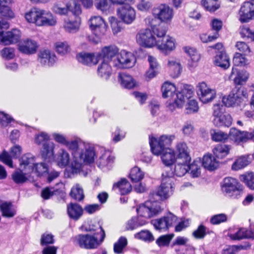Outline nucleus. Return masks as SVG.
Returning <instances> with one entry per match:
<instances>
[{"label":"nucleus","instance_id":"nucleus-1","mask_svg":"<svg viewBox=\"0 0 254 254\" xmlns=\"http://www.w3.org/2000/svg\"><path fill=\"white\" fill-rule=\"evenodd\" d=\"M162 96L164 98L174 99L177 105H184L186 99L193 95L192 87L188 85H185L181 91L176 92L175 85L169 82H165L162 86Z\"/></svg>","mask_w":254,"mask_h":254},{"label":"nucleus","instance_id":"nucleus-2","mask_svg":"<svg viewBox=\"0 0 254 254\" xmlns=\"http://www.w3.org/2000/svg\"><path fill=\"white\" fill-rule=\"evenodd\" d=\"M95 150L93 145L90 144H84V148L80 152L73 153V159L71 163L70 168L73 174H77L81 171L84 163H91L94 161Z\"/></svg>","mask_w":254,"mask_h":254},{"label":"nucleus","instance_id":"nucleus-3","mask_svg":"<svg viewBox=\"0 0 254 254\" xmlns=\"http://www.w3.org/2000/svg\"><path fill=\"white\" fill-rule=\"evenodd\" d=\"M166 29L163 26H158L154 30V34L158 37L155 47L166 55L174 51L177 46L175 38L166 36Z\"/></svg>","mask_w":254,"mask_h":254},{"label":"nucleus","instance_id":"nucleus-4","mask_svg":"<svg viewBox=\"0 0 254 254\" xmlns=\"http://www.w3.org/2000/svg\"><path fill=\"white\" fill-rule=\"evenodd\" d=\"M174 181L173 177L163 174V178L161 184L157 192L150 193V199L155 198L163 200L168 198L172 194L174 189Z\"/></svg>","mask_w":254,"mask_h":254},{"label":"nucleus","instance_id":"nucleus-5","mask_svg":"<svg viewBox=\"0 0 254 254\" xmlns=\"http://www.w3.org/2000/svg\"><path fill=\"white\" fill-rule=\"evenodd\" d=\"M149 201L139 205L136 208V212L138 216L144 218H149L160 213L162 209L159 203L157 202V199L155 198L150 199L149 195Z\"/></svg>","mask_w":254,"mask_h":254},{"label":"nucleus","instance_id":"nucleus-6","mask_svg":"<svg viewBox=\"0 0 254 254\" xmlns=\"http://www.w3.org/2000/svg\"><path fill=\"white\" fill-rule=\"evenodd\" d=\"M175 138L173 135H162L159 137H149V144L152 153L159 156L161 152L166 148H170L168 146L172 143Z\"/></svg>","mask_w":254,"mask_h":254},{"label":"nucleus","instance_id":"nucleus-7","mask_svg":"<svg viewBox=\"0 0 254 254\" xmlns=\"http://www.w3.org/2000/svg\"><path fill=\"white\" fill-rule=\"evenodd\" d=\"M52 10L60 15H66L70 11L73 15H80L82 11L81 6L76 0H65V7L63 6L60 2L54 3Z\"/></svg>","mask_w":254,"mask_h":254},{"label":"nucleus","instance_id":"nucleus-8","mask_svg":"<svg viewBox=\"0 0 254 254\" xmlns=\"http://www.w3.org/2000/svg\"><path fill=\"white\" fill-rule=\"evenodd\" d=\"M229 78L234 80L236 86L228 96L223 97L222 101L226 107H234L236 106L238 101V68L237 65H235L233 67Z\"/></svg>","mask_w":254,"mask_h":254},{"label":"nucleus","instance_id":"nucleus-9","mask_svg":"<svg viewBox=\"0 0 254 254\" xmlns=\"http://www.w3.org/2000/svg\"><path fill=\"white\" fill-rule=\"evenodd\" d=\"M8 28L7 22L0 21V42L6 45L17 42L21 36L20 31L16 29L4 33L3 30Z\"/></svg>","mask_w":254,"mask_h":254},{"label":"nucleus","instance_id":"nucleus-10","mask_svg":"<svg viewBox=\"0 0 254 254\" xmlns=\"http://www.w3.org/2000/svg\"><path fill=\"white\" fill-rule=\"evenodd\" d=\"M152 30L149 29H145L140 30L136 36L137 43L141 46L145 48H152L155 47L157 40V36L154 33L155 28Z\"/></svg>","mask_w":254,"mask_h":254},{"label":"nucleus","instance_id":"nucleus-11","mask_svg":"<svg viewBox=\"0 0 254 254\" xmlns=\"http://www.w3.org/2000/svg\"><path fill=\"white\" fill-rule=\"evenodd\" d=\"M75 242L80 248L86 249H96L102 243L101 239L98 240L96 236L89 234L76 236L75 237Z\"/></svg>","mask_w":254,"mask_h":254},{"label":"nucleus","instance_id":"nucleus-12","mask_svg":"<svg viewBox=\"0 0 254 254\" xmlns=\"http://www.w3.org/2000/svg\"><path fill=\"white\" fill-rule=\"evenodd\" d=\"M177 220L178 217L169 212L163 217L152 220L151 223L155 229L165 231L172 227Z\"/></svg>","mask_w":254,"mask_h":254},{"label":"nucleus","instance_id":"nucleus-13","mask_svg":"<svg viewBox=\"0 0 254 254\" xmlns=\"http://www.w3.org/2000/svg\"><path fill=\"white\" fill-rule=\"evenodd\" d=\"M152 14L155 18L165 23L170 22L174 15L173 9L165 4H160L154 7Z\"/></svg>","mask_w":254,"mask_h":254},{"label":"nucleus","instance_id":"nucleus-14","mask_svg":"<svg viewBox=\"0 0 254 254\" xmlns=\"http://www.w3.org/2000/svg\"><path fill=\"white\" fill-rule=\"evenodd\" d=\"M196 91L199 100L204 104L211 102L216 97V91L210 88L204 82L197 84Z\"/></svg>","mask_w":254,"mask_h":254},{"label":"nucleus","instance_id":"nucleus-15","mask_svg":"<svg viewBox=\"0 0 254 254\" xmlns=\"http://www.w3.org/2000/svg\"><path fill=\"white\" fill-rule=\"evenodd\" d=\"M135 62V57L132 53L123 50L113 61V65L117 68L129 67L133 66Z\"/></svg>","mask_w":254,"mask_h":254},{"label":"nucleus","instance_id":"nucleus-16","mask_svg":"<svg viewBox=\"0 0 254 254\" xmlns=\"http://www.w3.org/2000/svg\"><path fill=\"white\" fill-rule=\"evenodd\" d=\"M118 17L126 24H131L135 19V9L129 4L123 5L117 9Z\"/></svg>","mask_w":254,"mask_h":254},{"label":"nucleus","instance_id":"nucleus-17","mask_svg":"<svg viewBox=\"0 0 254 254\" xmlns=\"http://www.w3.org/2000/svg\"><path fill=\"white\" fill-rule=\"evenodd\" d=\"M238 180L234 178L227 177L224 179L222 185V191L227 197L236 198L238 190Z\"/></svg>","mask_w":254,"mask_h":254},{"label":"nucleus","instance_id":"nucleus-18","mask_svg":"<svg viewBox=\"0 0 254 254\" xmlns=\"http://www.w3.org/2000/svg\"><path fill=\"white\" fill-rule=\"evenodd\" d=\"M89 21L90 27L96 35L101 37L106 34L107 26L101 17L92 16L90 18Z\"/></svg>","mask_w":254,"mask_h":254},{"label":"nucleus","instance_id":"nucleus-19","mask_svg":"<svg viewBox=\"0 0 254 254\" xmlns=\"http://www.w3.org/2000/svg\"><path fill=\"white\" fill-rule=\"evenodd\" d=\"M240 12L239 21L243 23L249 22L254 18V3L249 1L244 2L239 10Z\"/></svg>","mask_w":254,"mask_h":254},{"label":"nucleus","instance_id":"nucleus-20","mask_svg":"<svg viewBox=\"0 0 254 254\" xmlns=\"http://www.w3.org/2000/svg\"><path fill=\"white\" fill-rule=\"evenodd\" d=\"M77 61L81 64L92 66L97 64L100 59V55L99 53L81 52L76 56Z\"/></svg>","mask_w":254,"mask_h":254},{"label":"nucleus","instance_id":"nucleus-21","mask_svg":"<svg viewBox=\"0 0 254 254\" xmlns=\"http://www.w3.org/2000/svg\"><path fill=\"white\" fill-rule=\"evenodd\" d=\"M37 60L42 66L51 67L56 63L57 57L49 50H43L39 51Z\"/></svg>","mask_w":254,"mask_h":254},{"label":"nucleus","instance_id":"nucleus-22","mask_svg":"<svg viewBox=\"0 0 254 254\" xmlns=\"http://www.w3.org/2000/svg\"><path fill=\"white\" fill-rule=\"evenodd\" d=\"M175 153L177 160L190 162V150L187 144L183 142L178 143L175 147Z\"/></svg>","mask_w":254,"mask_h":254},{"label":"nucleus","instance_id":"nucleus-23","mask_svg":"<svg viewBox=\"0 0 254 254\" xmlns=\"http://www.w3.org/2000/svg\"><path fill=\"white\" fill-rule=\"evenodd\" d=\"M38 45L33 40L27 39L21 41L18 45V50L22 53L32 55L36 53Z\"/></svg>","mask_w":254,"mask_h":254},{"label":"nucleus","instance_id":"nucleus-24","mask_svg":"<svg viewBox=\"0 0 254 254\" xmlns=\"http://www.w3.org/2000/svg\"><path fill=\"white\" fill-rule=\"evenodd\" d=\"M19 168L24 171L32 172L33 166L36 162V158L30 153H26L22 156L19 160Z\"/></svg>","mask_w":254,"mask_h":254},{"label":"nucleus","instance_id":"nucleus-25","mask_svg":"<svg viewBox=\"0 0 254 254\" xmlns=\"http://www.w3.org/2000/svg\"><path fill=\"white\" fill-rule=\"evenodd\" d=\"M119 52V48L115 45L105 46L102 48L100 54L103 60L112 63L116 59Z\"/></svg>","mask_w":254,"mask_h":254},{"label":"nucleus","instance_id":"nucleus-26","mask_svg":"<svg viewBox=\"0 0 254 254\" xmlns=\"http://www.w3.org/2000/svg\"><path fill=\"white\" fill-rule=\"evenodd\" d=\"M114 160V157L109 151H105L97 161L98 167L103 171L110 169Z\"/></svg>","mask_w":254,"mask_h":254},{"label":"nucleus","instance_id":"nucleus-27","mask_svg":"<svg viewBox=\"0 0 254 254\" xmlns=\"http://www.w3.org/2000/svg\"><path fill=\"white\" fill-rule=\"evenodd\" d=\"M213 64L224 69L228 68L230 65V59L226 52H216L213 60Z\"/></svg>","mask_w":254,"mask_h":254},{"label":"nucleus","instance_id":"nucleus-28","mask_svg":"<svg viewBox=\"0 0 254 254\" xmlns=\"http://www.w3.org/2000/svg\"><path fill=\"white\" fill-rule=\"evenodd\" d=\"M43 14L44 10L34 8L25 13V18L29 23L39 26L41 18Z\"/></svg>","mask_w":254,"mask_h":254},{"label":"nucleus","instance_id":"nucleus-29","mask_svg":"<svg viewBox=\"0 0 254 254\" xmlns=\"http://www.w3.org/2000/svg\"><path fill=\"white\" fill-rule=\"evenodd\" d=\"M74 20L67 19L64 20L63 27L65 31L73 33L78 31L81 23L79 15H74Z\"/></svg>","mask_w":254,"mask_h":254},{"label":"nucleus","instance_id":"nucleus-30","mask_svg":"<svg viewBox=\"0 0 254 254\" xmlns=\"http://www.w3.org/2000/svg\"><path fill=\"white\" fill-rule=\"evenodd\" d=\"M55 144L53 142H45L41 149V154L43 158L50 162L54 159Z\"/></svg>","mask_w":254,"mask_h":254},{"label":"nucleus","instance_id":"nucleus-31","mask_svg":"<svg viewBox=\"0 0 254 254\" xmlns=\"http://www.w3.org/2000/svg\"><path fill=\"white\" fill-rule=\"evenodd\" d=\"M2 216L7 218H12L16 214V209L11 202H4L0 204Z\"/></svg>","mask_w":254,"mask_h":254},{"label":"nucleus","instance_id":"nucleus-32","mask_svg":"<svg viewBox=\"0 0 254 254\" xmlns=\"http://www.w3.org/2000/svg\"><path fill=\"white\" fill-rule=\"evenodd\" d=\"M167 67L171 76L174 78L178 77L181 73L182 66L180 61L178 59H169L167 63Z\"/></svg>","mask_w":254,"mask_h":254},{"label":"nucleus","instance_id":"nucleus-33","mask_svg":"<svg viewBox=\"0 0 254 254\" xmlns=\"http://www.w3.org/2000/svg\"><path fill=\"white\" fill-rule=\"evenodd\" d=\"M112 63L103 60L98 65L97 74L101 78L107 79L112 74Z\"/></svg>","mask_w":254,"mask_h":254},{"label":"nucleus","instance_id":"nucleus-34","mask_svg":"<svg viewBox=\"0 0 254 254\" xmlns=\"http://www.w3.org/2000/svg\"><path fill=\"white\" fill-rule=\"evenodd\" d=\"M159 155L163 163L167 166H171L177 161L175 151L171 148H166Z\"/></svg>","mask_w":254,"mask_h":254},{"label":"nucleus","instance_id":"nucleus-35","mask_svg":"<svg viewBox=\"0 0 254 254\" xmlns=\"http://www.w3.org/2000/svg\"><path fill=\"white\" fill-rule=\"evenodd\" d=\"M119 81L121 85L127 89H131L137 86V83L133 78L126 73H120L118 75Z\"/></svg>","mask_w":254,"mask_h":254},{"label":"nucleus","instance_id":"nucleus-36","mask_svg":"<svg viewBox=\"0 0 254 254\" xmlns=\"http://www.w3.org/2000/svg\"><path fill=\"white\" fill-rule=\"evenodd\" d=\"M219 161L210 154L204 155L202 158V164L205 169L212 171L219 166Z\"/></svg>","mask_w":254,"mask_h":254},{"label":"nucleus","instance_id":"nucleus-37","mask_svg":"<svg viewBox=\"0 0 254 254\" xmlns=\"http://www.w3.org/2000/svg\"><path fill=\"white\" fill-rule=\"evenodd\" d=\"M250 53V49L247 44L239 42V66H244L249 64V61L245 56Z\"/></svg>","mask_w":254,"mask_h":254},{"label":"nucleus","instance_id":"nucleus-38","mask_svg":"<svg viewBox=\"0 0 254 254\" xmlns=\"http://www.w3.org/2000/svg\"><path fill=\"white\" fill-rule=\"evenodd\" d=\"M213 123L217 127H229L232 123V118L228 114H223L215 117L213 120Z\"/></svg>","mask_w":254,"mask_h":254},{"label":"nucleus","instance_id":"nucleus-39","mask_svg":"<svg viewBox=\"0 0 254 254\" xmlns=\"http://www.w3.org/2000/svg\"><path fill=\"white\" fill-rule=\"evenodd\" d=\"M67 211L69 217L75 220H78L83 213L82 207L77 203L69 204L67 207Z\"/></svg>","mask_w":254,"mask_h":254},{"label":"nucleus","instance_id":"nucleus-40","mask_svg":"<svg viewBox=\"0 0 254 254\" xmlns=\"http://www.w3.org/2000/svg\"><path fill=\"white\" fill-rule=\"evenodd\" d=\"M70 156L66 150L60 149L56 155V161L60 167H65L69 162Z\"/></svg>","mask_w":254,"mask_h":254},{"label":"nucleus","instance_id":"nucleus-41","mask_svg":"<svg viewBox=\"0 0 254 254\" xmlns=\"http://www.w3.org/2000/svg\"><path fill=\"white\" fill-rule=\"evenodd\" d=\"M57 23V17L51 12L44 10V14L41 17L39 26H54Z\"/></svg>","mask_w":254,"mask_h":254},{"label":"nucleus","instance_id":"nucleus-42","mask_svg":"<svg viewBox=\"0 0 254 254\" xmlns=\"http://www.w3.org/2000/svg\"><path fill=\"white\" fill-rule=\"evenodd\" d=\"M30 174V173L19 168L13 173L12 179L16 184H22L28 180Z\"/></svg>","mask_w":254,"mask_h":254},{"label":"nucleus","instance_id":"nucleus-43","mask_svg":"<svg viewBox=\"0 0 254 254\" xmlns=\"http://www.w3.org/2000/svg\"><path fill=\"white\" fill-rule=\"evenodd\" d=\"M190 163V162L177 160L174 170V175L178 177L184 176L189 171Z\"/></svg>","mask_w":254,"mask_h":254},{"label":"nucleus","instance_id":"nucleus-44","mask_svg":"<svg viewBox=\"0 0 254 254\" xmlns=\"http://www.w3.org/2000/svg\"><path fill=\"white\" fill-rule=\"evenodd\" d=\"M230 148L224 144H217L213 149V153L218 159H223L229 153Z\"/></svg>","mask_w":254,"mask_h":254},{"label":"nucleus","instance_id":"nucleus-45","mask_svg":"<svg viewBox=\"0 0 254 254\" xmlns=\"http://www.w3.org/2000/svg\"><path fill=\"white\" fill-rule=\"evenodd\" d=\"M113 189H118L122 195L129 193L131 190V186L125 179H122L113 186Z\"/></svg>","mask_w":254,"mask_h":254},{"label":"nucleus","instance_id":"nucleus-46","mask_svg":"<svg viewBox=\"0 0 254 254\" xmlns=\"http://www.w3.org/2000/svg\"><path fill=\"white\" fill-rule=\"evenodd\" d=\"M201 163L200 160H195L189 165V172L192 178H198L201 174Z\"/></svg>","mask_w":254,"mask_h":254},{"label":"nucleus","instance_id":"nucleus-47","mask_svg":"<svg viewBox=\"0 0 254 254\" xmlns=\"http://www.w3.org/2000/svg\"><path fill=\"white\" fill-rule=\"evenodd\" d=\"M86 230L93 233V236H95L98 234H101V242L104 241L105 233L99 222H95L90 225L88 228H86Z\"/></svg>","mask_w":254,"mask_h":254},{"label":"nucleus","instance_id":"nucleus-48","mask_svg":"<svg viewBox=\"0 0 254 254\" xmlns=\"http://www.w3.org/2000/svg\"><path fill=\"white\" fill-rule=\"evenodd\" d=\"M70 195L76 200H82L84 198L82 187L78 184L74 185L71 189Z\"/></svg>","mask_w":254,"mask_h":254},{"label":"nucleus","instance_id":"nucleus-49","mask_svg":"<svg viewBox=\"0 0 254 254\" xmlns=\"http://www.w3.org/2000/svg\"><path fill=\"white\" fill-rule=\"evenodd\" d=\"M239 178L250 189L254 190V172H247Z\"/></svg>","mask_w":254,"mask_h":254},{"label":"nucleus","instance_id":"nucleus-50","mask_svg":"<svg viewBox=\"0 0 254 254\" xmlns=\"http://www.w3.org/2000/svg\"><path fill=\"white\" fill-rule=\"evenodd\" d=\"M246 239L254 240V223L250 222L249 230L239 228V241Z\"/></svg>","mask_w":254,"mask_h":254},{"label":"nucleus","instance_id":"nucleus-51","mask_svg":"<svg viewBox=\"0 0 254 254\" xmlns=\"http://www.w3.org/2000/svg\"><path fill=\"white\" fill-rule=\"evenodd\" d=\"M201 4L205 10L209 12H214L220 6L219 0H202Z\"/></svg>","mask_w":254,"mask_h":254},{"label":"nucleus","instance_id":"nucleus-52","mask_svg":"<svg viewBox=\"0 0 254 254\" xmlns=\"http://www.w3.org/2000/svg\"><path fill=\"white\" fill-rule=\"evenodd\" d=\"M145 224L146 221L145 220H139L138 217H132L127 222L126 229L127 230H133Z\"/></svg>","mask_w":254,"mask_h":254},{"label":"nucleus","instance_id":"nucleus-53","mask_svg":"<svg viewBox=\"0 0 254 254\" xmlns=\"http://www.w3.org/2000/svg\"><path fill=\"white\" fill-rule=\"evenodd\" d=\"M210 133L212 140L215 142L225 141L228 138V134L221 130L211 129Z\"/></svg>","mask_w":254,"mask_h":254},{"label":"nucleus","instance_id":"nucleus-54","mask_svg":"<svg viewBox=\"0 0 254 254\" xmlns=\"http://www.w3.org/2000/svg\"><path fill=\"white\" fill-rule=\"evenodd\" d=\"M10 3H5L3 0L0 1V14L5 17L12 18L14 17V14L11 8L4 4H9Z\"/></svg>","mask_w":254,"mask_h":254},{"label":"nucleus","instance_id":"nucleus-55","mask_svg":"<svg viewBox=\"0 0 254 254\" xmlns=\"http://www.w3.org/2000/svg\"><path fill=\"white\" fill-rule=\"evenodd\" d=\"M193 95L188 99L185 100V102L188 101L186 106V112L187 114H192L197 112L199 107L197 101L194 99H191Z\"/></svg>","mask_w":254,"mask_h":254},{"label":"nucleus","instance_id":"nucleus-56","mask_svg":"<svg viewBox=\"0 0 254 254\" xmlns=\"http://www.w3.org/2000/svg\"><path fill=\"white\" fill-rule=\"evenodd\" d=\"M48 167L43 162L36 163L35 162L33 166L32 172H34L37 176H41L48 173Z\"/></svg>","mask_w":254,"mask_h":254},{"label":"nucleus","instance_id":"nucleus-57","mask_svg":"<svg viewBox=\"0 0 254 254\" xmlns=\"http://www.w3.org/2000/svg\"><path fill=\"white\" fill-rule=\"evenodd\" d=\"M55 48L57 52L64 55L70 51V48L66 42L58 41L55 43Z\"/></svg>","mask_w":254,"mask_h":254},{"label":"nucleus","instance_id":"nucleus-58","mask_svg":"<svg viewBox=\"0 0 254 254\" xmlns=\"http://www.w3.org/2000/svg\"><path fill=\"white\" fill-rule=\"evenodd\" d=\"M129 177L132 182L140 181L144 177V173L137 167H133L130 171Z\"/></svg>","mask_w":254,"mask_h":254},{"label":"nucleus","instance_id":"nucleus-59","mask_svg":"<svg viewBox=\"0 0 254 254\" xmlns=\"http://www.w3.org/2000/svg\"><path fill=\"white\" fill-rule=\"evenodd\" d=\"M50 139V135L45 132H40L35 135V143L38 145L49 142Z\"/></svg>","mask_w":254,"mask_h":254},{"label":"nucleus","instance_id":"nucleus-60","mask_svg":"<svg viewBox=\"0 0 254 254\" xmlns=\"http://www.w3.org/2000/svg\"><path fill=\"white\" fill-rule=\"evenodd\" d=\"M134 236L135 238L144 241L151 242L154 240V237L152 234L148 230H142L135 234Z\"/></svg>","mask_w":254,"mask_h":254},{"label":"nucleus","instance_id":"nucleus-61","mask_svg":"<svg viewBox=\"0 0 254 254\" xmlns=\"http://www.w3.org/2000/svg\"><path fill=\"white\" fill-rule=\"evenodd\" d=\"M183 50L190 57L192 61L198 62L200 60V55L197 52L195 49L190 47H185Z\"/></svg>","mask_w":254,"mask_h":254},{"label":"nucleus","instance_id":"nucleus-62","mask_svg":"<svg viewBox=\"0 0 254 254\" xmlns=\"http://www.w3.org/2000/svg\"><path fill=\"white\" fill-rule=\"evenodd\" d=\"M111 0H95V5L97 9L102 12H107L110 7V1Z\"/></svg>","mask_w":254,"mask_h":254},{"label":"nucleus","instance_id":"nucleus-63","mask_svg":"<svg viewBox=\"0 0 254 254\" xmlns=\"http://www.w3.org/2000/svg\"><path fill=\"white\" fill-rule=\"evenodd\" d=\"M174 236L173 234L161 236L157 239L156 243L159 247L167 246Z\"/></svg>","mask_w":254,"mask_h":254},{"label":"nucleus","instance_id":"nucleus-64","mask_svg":"<svg viewBox=\"0 0 254 254\" xmlns=\"http://www.w3.org/2000/svg\"><path fill=\"white\" fill-rule=\"evenodd\" d=\"M240 29V33L242 37L250 38L253 41H254V31H252L248 26L244 25L241 26Z\"/></svg>","mask_w":254,"mask_h":254}]
</instances>
